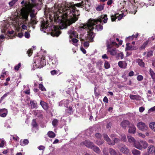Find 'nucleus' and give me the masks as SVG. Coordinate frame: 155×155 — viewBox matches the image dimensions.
<instances>
[{"instance_id": "obj_8", "label": "nucleus", "mask_w": 155, "mask_h": 155, "mask_svg": "<svg viewBox=\"0 0 155 155\" xmlns=\"http://www.w3.org/2000/svg\"><path fill=\"white\" fill-rule=\"evenodd\" d=\"M61 33L58 28L57 26H54L53 28L52 29L51 35L53 36H58Z\"/></svg>"}, {"instance_id": "obj_33", "label": "nucleus", "mask_w": 155, "mask_h": 155, "mask_svg": "<svg viewBox=\"0 0 155 155\" xmlns=\"http://www.w3.org/2000/svg\"><path fill=\"white\" fill-rule=\"evenodd\" d=\"M48 136L50 138H54L55 137V134L52 131H49L47 134Z\"/></svg>"}, {"instance_id": "obj_27", "label": "nucleus", "mask_w": 155, "mask_h": 155, "mask_svg": "<svg viewBox=\"0 0 155 155\" xmlns=\"http://www.w3.org/2000/svg\"><path fill=\"white\" fill-rule=\"evenodd\" d=\"M130 98L133 100H139L140 99V97L139 95L130 94Z\"/></svg>"}, {"instance_id": "obj_45", "label": "nucleus", "mask_w": 155, "mask_h": 155, "mask_svg": "<svg viewBox=\"0 0 155 155\" xmlns=\"http://www.w3.org/2000/svg\"><path fill=\"white\" fill-rule=\"evenodd\" d=\"M6 74V72L3 70L2 72V73L0 77V78L1 79H3L5 75Z\"/></svg>"}, {"instance_id": "obj_23", "label": "nucleus", "mask_w": 155, "mask_h": 155, "mask_svg": "<svg viewBox=\"0 0 155 155\" xmlns=\"http://www.w3.org/2000/svg\"><path fill=\"white\" fill-rule=\"evenodd\" d=\"M118 66L121 68H125L127 64L124 61H120L118 63Z\"/></svg>"}, {"instance_id": "obj_11", "label": "nucleus", "mask_w": 155, "mask_h": 155, "mask_svg": "<svg viewBox=\"0 0 155 155\" xmlns=\"http://www.w3.org/2000/svg\"><path fill=\"white\" fill-rule=\"evenodd\" d=\"M118 148L120 149V151L124 153L127 154L129 152V149L124 145L122 144L121 147H120V146Z\"/></svg>"}, {"instance_id": "obj_29", "label": "nucleus", "mask_w": 155, "mask_h": 155, "mask_svg": "<svg viewBox=\"0 0 155 155\" xmlns=\"http://www.w3.org/2000/svg\"><path fill=\"white\" fill-rule=\"evenodd\" d=\"M127 139L129 142L130 143H134L135 141L134 138L131 136H127Z\"/></svg>"}, {"instance_id": "obj_48", "label": "nucleus", "mask_w": 155, "mask_h": 155, "mask_svg": "<svg viewBox=\"0 0 155 155\" xmlns=\"http://www.w3.org/2000/svg\"><path fill=\"white\" fill-rule=\"evenodd\" d=\"M9 92H8L4 94L1 98L0 99V102L2 101L5 97H6L8 94H9Z\"/></svg>"}, {"instance_id": "obj_57", "label": "nucleus", "mask_w": 155, "mask_h": 155, "mask_svg": "<svg viewBox=\"0 0 155 155\" xmlns=\"http://www.w3.org/2000/svg\"><path fill=\"white\" fill-rule=\"evenodd\" d=\"M153 51H149L147 52V57H150L152 56L153 55Z\"/></svg>"}, {"instance_id": "obj_15", "label": "nucleus", "mask_w": 155, "mask_h": 155, "mask_svg": "<svg viewBox=\"0 0 155 155\" xmlns=\"http://www.w3.org/2000/svg\"><path fill=\"white\" fill-rule=\"evenodd\" d=\"M148 152L150 154H154L155 155V147L152 145H150L147 149Z\"/></svg>"}, {"instance_id": "obj_58", "label": "nucleus", "mask_w": 155, "mask_h": 155, "mask_svg": "<svg viewBox=\"0 0 155 155\" xmlns=\"http://www.w3.org/2000/svg\"><path fill=\"white\" fill-rule=\"evenodd\" d=\"M32 125L34 127H35L37 126V124L35 120L33 119L32 122Z\"/></svg>"}, {"instance_id": "obj_16", "label": "nucleus", "mask_w": 155, "mask_h": 155, "mask_svg": "<svg viewBox=\"0 0 155 155\" xmlns=\"http://www.w3.org/2000/svg\"><path fill=\"white\" fill-rule=\"evenodd\" d=\"M155 38V37L153 36L151 38H150L148 39V40H147L145 42H144L143 44V45L141 46V47L140 48V49H144L145 48H146V46H147L148 43H149V41L150 40H151V39H152L153 40Z\"/></svg>"}, {"instance_id": "obj_42", "label": "nucleus", "mask_w": 155, "mask_h": 155, "mask_svg": "<svg viewBox=\"0 0 155 155\" xmlns=\"http://www.w3.org/2000/svg\"><path fill=\"white\" fill-rule=\"evenodd\" d=\"M110 65L109 63L107 61H106L104 63V68L107 69L110 68Z\"/></svg>"}, {"instance_id": "obj_22", "label": "nucleus", "mask_w": 155, "mask_h": 155, "mask_svg": "<svg viewBox=\"0 0 155 155\" xmlns=\"http://www.w3.org/2000/svg\"><path fill=\"white\" fill-rule=\"evenodd\" d=\"M134 146L136 148L140 150H142V147L140 146V141H135L134 143Z\"/></svg>"}, {"instance_id": "obj_20", "label": "nucleus", "mask_w": 155, "mask_h": 155, "mask_svg": "<svg viewBox=\"0 0 155 155\" xmlns=\"http://www.w3.org/2000/svg\"><path fill=\"white\" fill-rule=\"evenodd\" d=\"M83 144L87 147L91 148L94 145L93 143L90 141H85L83 142Z\"/></svg>"}, {"instance_id": "obj_63", "label": "nucleus", "mask_w": 155, "mask_h": 155, "mask_svg": "<svg viewBox=\"0 0 155 155\" xmlns=\"http://www.w3.org/2000/svg\"><path fill=\"white\" fill-rule=\"evenodd\" d=\"M52 64H54V65L56 66L58 64V61L56 60L55 61L54 60V61H53V60H52Z\"/></svg>"}, {"instance_id": "obj_46", "label": "nucleus", "mask_w": 155, "mask_h": 155, "mask_svg": "<svg viewBox=\"0 0 155 155\" xmlns=\"http://www.w3.org/2000/svg\"><path fill=\"white\" fill-rule=\"evenodd\" d=\"M21 66V64L19 63L18 65H15L14 67V69L15 71H18Z\"/></svg>"}, {"instance_id": "obj_21", "label": "nucleus", "mask_w": 155, "mask_h": 155, "mask_svg": "<svg viewBox=\"0 0 155 155\" xmlns=\"http://www.w3.org/2000/svg\"><path fill=\"white\" fill-rule=\"evenodd\" d=\"M140 146L143 149H146L148 146V144L147 142L143 140H140Z\"/></svg>"}, {"instance_id": "obj_61", "label": "nucleus", "mask_w": 155, "mask_h": 155, "mask_svg": "<svg viewBox=\"0 0 155 155\" xmlns=\"http://www.w3.org/2000/svg\"><path fill=\"white\" fill-rule=\"evenodd\" d=\"M84 45L85 47L86 48H87L89 46V43L88 41H86L84 42Z\"/></svg>"}, {"instance_id": "obj_41", "label": "nucleus", "mask_w": 155, "mask_h": 155, "mask_svg": "<svg viewBox=\"0 0 155 155\" xmlns=\"http://www.w3.org/2000/svg\"><path fill=\"white\" fill-rule=\"evenodd\" d=\"M72 44L75 46H77V42L78 40L76 38H72Z\"/></svg>"}, {"instance_id": "obj_37", "label": "nucleus", "mask_w": 155, "mask_h": 155, "mask_svg": "<svg viewBox=\"0 0 155 155\" xmlns=\"http://www.w3.org/2000/svg\"><path fill=\"white\" fill-rule=\"evenodd\" d=\"M39 89L43 91H45L46 89L42 84V82L39 84Z\"/></svg>"}, {"instance_id": "obj_17", "label": "nucleus", "mask_w": 155, "mask_h": 155, "mask_svg": "<svg viewBox=\"0 0 155 155\" xmlns=\"http://www.w3.org/2000/svg\"><path fill=\"white\" fill-rule=\"evenodd\" d=\"M130 123L129 121L127 120H123L120 123V126L124 129H125L129 125Z\"/></svg>"}, {"instance_id": "obj_5", "label": "nucleus", "mask_w": 155, "mask_h": 155, "mask_svg": "<svg viewBox=\"0 0 155 155\" xmlns=\"http://www.w3.org/2000/svg\"><path fill=\"white\" fill-rule=\"evenodd\" d=\"M35 61L33 65V69L34 70L37 68H42L46 64V62L45 60V58L42 57L41 58H39L37 57L35 58Z\"/></svg>"}, {"instance_id": "obj_52", "label": "nucleus", "mask_w": 155, "mask_h": 155, "mask_svg": "<svg viewBox=\"0 0 155 155\" xmlns=\"http://www.w3.org/2000/svg\"><path fill=\"white\" fill-rule=\"evenodd\" d=\"M30 103L31 104V106L33 108L35 107L36 106V104L34 103V101L32 100H31L30 101Z\"/></svg>"}, {"instance_id": "obj_49", "label": "nucleus", "mask_w": 155, "mask_h": 155, "mask_svg": "<svg viewBox=\"0 0 155 155\" xmlns=\"http://www.w3.org/2000/svg\"><path fill=\"white\" fill-rule=\"evenodd\" d=\"M58 121L57 119H54L52 122V124L53 126H56L58 125Z\"/></svg>"}, {"instance_id": "obj_54", "label": "nucleus", "mask_w": 155, "mask_h": 155, "mask_svg": "<svg viewBox=\"0 0 155 155\" xmlns=\"http://www.w3.org/2000/svg\"><path fill=\"white\" fill-rule=\"evenodd\" d=\"M51 73L52 75H56L58 74V72L55 70H53L51 71Z\"/></svg>"}, {"instance_id": "obj_18", "label": "nucleus", "mask_w": 155, "mask_h": 155, "mask_svg": "<svg viewBox=\"0 0 155 155\" xmlns=\"http://www.w3.org/2000/svg\"><path fill=\"white\" fill-rule=\"evenodd\" d=\"M8 113L7 110L5 108L0 110V116L2 117H5Z\"/></svg>"}, {"instance_id": "obj_10", "label": "nucleus", "mask_w": 155, "mask_h": 155, "mask_svg": "<svg viewBox=\"0 0 155 155\" xmlns=\"http://www.w3.org/2000/svg\"><path fill=\"white\" fill-rule=\"evenodd\" d=\"M123 13H121V14L118 15V14H116L114 15H113L111 16V18L112 21H114L117 18H118V20H120L123 16Z\"/></svg>"}, {"instance_id": "obj_64", "label": "nucleus", "mask_w": 155, "mask_h": 155, "mask_svg": "<svg viewBox=\"0 0 155 155\" xmlns=\"http://www.w3.org/2000/svg\"><path fill=\"white\" fill-rule=\"evenodd\" d=\"M144 108L143 107H140L139 108V110L140 112H143L144 110Z\"/></svg>"}, {"instance_id": "obj_62", "label": "nucleus", "mask_w": 155, "mask_h": 155, "mask_svg": "<svg viewBox=\"0 0 155 155\" xmlns=\"http://www.w3.org/2000/svg\"><path fill=\"white\" fill-rule=\"evenodd\" d=\"M12 137L13 139L15 140L18 141L19 140V137H18L16 136L13 135L12 136Z\"/></svg>"}, {"instance_id": "obj_55", "label": "nucleus", "mask_w": 155, "mask_h": 155, "mask_svg": "<svg viewBox=\"0 0 155 155\" xmlns=\"http://www.w3.org/2000/svg\"><path fill=\"white\" fill-rule=\"evenodd\" d=\"M25 37L27 38H30V34L28 32H25L24 34Z\"/></svg>"}, {"instance_id": "obj_24", "label": "nucleus", "mask_w": 155, "mask_h": 155, "mask_svg": "<svg viewBox=\"0 0 155 155\" xmlns=\"http://www.w3.org/2000/svg\"><path fill=\"white\" fill-rule=\"evenodd\" d=\"M40 104L43 108L45 110H47L48 109V104L44 101H40Z\"/></svg>"}, {"instance_id": "obj_12", "label": "nucleus", "mask_w": 155, "mask_h": 155, "mask_svg": "<svg viewBox=\"0 0 155 155\" xmlns=\"http://www.w3.org/2000/svg\"><path fill=\"white\" fill-rule=\"evenodd\" d=\"M24 3H25V2L24 1H23L21 2V4H22ZM24 5H25V4H24V5H23V7L21 10V18H20L19 19H18V21H20L21 22L22 24H23H23H25V23L26 24L27 23V21L28 20V18L25 21V19L23 17H22L21 13H22V9H23V8L24 7Z\"/></svg>"}, {"instance_id": "obj_30", "label": "nucleus", "mask_w": 155, "mask_h": 155, "mask_svg": "<svg viewBox=\"0 0 155 155\" xmlns=\"http://www.w3.org/2000/svg\"><path fill=\"white\" fill-rule=\"evenodd\" d=\"M132 153L133 155H140V152L136 149H134L132 151Z\"/></svg>"}, {"instance_id": "obj_19", "label": "nucleus", "mask_w": 155, "mask_h": 155, "mask_svg": "<svg viewBox=\"0 0 155 155\" xmlns=\"http://www.w3.org/2000/svg\"><path fill=\"white\" fill-rule=\"evenodd\" d=\"M68 32L70 35L69 37L70 38H71L72 37H75L77 36V34L74 31L73 28H72L71 29L69 30Z\"/></svg>"}, {"instance_id": "obj_31", "label": "nucleus", "mask_w": 155, "mask_h": 155, "mask_svg": "<svg viewBox=\"0 0 155 155\" xmlns=\"http://www.w3.org/2000/svg\"><path fill=\"white\" fill-rule=\"evenodd\" d=\"M111 39L113 40V41L116 42V41H117L119 42V43L120 45H121L122 43V41H120L119 39L118 38H116L114 35L113 36V37L111 38L110 39Z\"/></svg>"}, {"instance_id": "obj_60", "label": "nucleus", "mask_w": 155, "mask_h": 155, "mask_svg": "<svg viewBox=\"0 0 155 155\" xmlns=\"http://www.w3.org/2000/svg\"><path fill=\"white\" fill-rule=\"evenodd\" d=\"M143 76L141 75H138L137 78V80L139 81H142L143 79Z\"/></svg>"}, {"instance_id": "obj_34", "label": "nucleus", "mask_w": 155, "mask_h": 155, "mask_svg": "<svg viewBox=\"0 0 155 155\" xmlns=\"http://www.w3.org/2000/svg\"><path fill=\"white\" fill-rule=\"evenodd\" d=\"M137 62L138 64L141 67H143L144 66V63L143 62L141 59H138L137 60Z\"/></svg>"}, {"instance_id": "obj_25", "label": "nucleus", "mask_w": 155, "mask_h": 155, "mask_svg": "<svg viewBox=\"0 0 155 155\" xmlns=\"http://www.w3.org/2000/svg\"><path fill=\"white\" fill-rule=\"evenodd\" d=\"M150 74L152 79L153 80V81L154 83L155 82V73L154 71L151 69V68H150L149 70Z\"/></svg>"}, {"instance_id": "obj_14", "label": "nucleus", "mask_w": 155, "mask_h": 155, "mask_svg": "<svg viewBox=\"0 0 155 155\" xmlns=\"http://www.w3.org/2000/svg\"><path fill=\"white\" fill-rule=\"evenodd\" d=\"M137 49V48L134 46L130 45L129 43H127L126 47L125 48L126 50H133Z\"/></svg>"}, {"instance_id": "obj_4", "label": "nucleus", "mask_w": 155, "mask_h": 155, "mask_svg": "<svg viewBox=\"0 0 155 155\" xmlns=\"http://www.w3.org/2000/svg\"><path fill=\"white\" fill-rule=\"evenodd\" d=\"M106 44L107 52H109L110 54L114 56L116 55L117 50L114 47L118 46V45L117 43L111 39L107 40Z\"/></svg>"}, {"instance_id": "obj_6", "label": "nucleus", "mask_w": 155, "mask_h": 155, "mask_svg": "<svg viewBox=\"0 0 155 155\" xmlns=\"http://www.w3.org/2000/svg\"><path fill=\"white\" fill-rule=\"evenodd\" d=\"M104 139L107 141V143L109 145H114L115 143H117L119 141V140L117 138H115L113 141H112L108 137V135L104 134L103 135Z\"/></svg>"}, {"instance_id": "obj_7", "label": "nucleus", "mask_w": 155, "mask_h": 155, "mask_svg": "<svg viewBox=\"0 0 155 155\" xmlns=\"http://www.w3.org/2000/svg\"><path fill=\"white\" fill-rule=\"evenodd\" d=\"M138 129L142 131L147 130L148 128V127L143 122H141L137 124Z\"/></svg>"}, {"instance_id": "obj_59", "label": "nucleus", "mask_w": 155, "mask_h": 155, "mask_svg": "<svg viewBox=\"0 0 155 155\" xmlns=\"http://www.w3.org/2000/svg\"><path fill=\"white\" fill-rule=\"evenodd\" d=\"M95 137L98 139H100L101 137V135L99 133H97L95 134Z\"/></svg>"}, {"instance_id": "obj_2", "label": "nucleus", "mask_w": 155, "mask_h": 155, "mask_svg": "<svg viewBox=\"0 0 155 155\" xmlns=\"http://www.w3.org/2000/svg\"><path fill=\"white\" fill-rule=\"evenodd\" d=\"M108 20L107 15H102L97 19H90L87 23L83 24L80 27L81 29L86 30L87 34L85 36V39L90 41H92L94 36L93 30L94 29V26L96 25V28L98 31H101L103 29L102 26L103 23H106Z\"/></svg>"}, {"instance_id": "obj_28", "label": "nucleus", "mask_w": 155, "mask_h": 155, "mask_svg": "<svg viewBox=\"0 0 155 155\" xmlns=\"http://www.w3.org/2000/svg\"><path fill=\"white\" fill-rule=\"evenodd\" d=\"M29 141L27 139H25L23 141L21 140L20 141V145L23 146L27 145Z\"/></svg>"}, {"instance_id": "obj_13", "label": "nucleus", "mask_w": 155, "mask_h": 155, "mask_svg": "<svg viewBox=\"0 0 155 155\" xmlns=\"http://www.w3.org/2000/svg\"><path fill=\"white\" fill-rule=\"evenodd\" d=\"M128 132L129 133L134 134L136 133V128L133 124H130Z\"/></svg>"}, {"instance_id": "obj_1", "label": "nucleus", "mask_w": 155, "mask_h": 155, "mask_svg": "<svg viewBox=\"0 0 155 155\" xmlns=\"http://www.w3.org/2000/svg\"><path fill=\"white\" fill-rule=\"evenodd\" d=\"M83 1L76 4L72 2H64L62 4H55L54 8L49 10L48 13L50 15H51L52 13L55 18L62 17L60 28L63 29L78 20V16L80 15V13L79 10L76 9V7L83 8Z\"/></svg>"}, {"instance_id": "obj_39", "label": "nucleus", "mask_w": 155, "mask_h": 155, "mask_svg": "<svg viewBox=\"0 0 155 155\" xmlns=\"http://www.w3.org/2000/svg\"><path fill=\"white\" fill-rule=\"evenodd\" d=\"M103 5H98L97 7L96 8L97 10L98 11H100L102 10L103 9Z\"/></svg>"}, {"instance_id": "obj_43", "label": "nucleus", "mask_w": 155, "mask_h": 155, "mask_svg": "<svg viewBox=\"0 0 155 155\" xmlns=\"http://www.w3.org/2000/svg\"><path fill=\"white\" fill-rule=\"evenodd\" d=\"M17 0H12L9 3V5L10 6H12L17 2Z\"/></svg>"}, {"instance_id": "obj_9", "label": "nucleus", "mask_w": 155, "mask_h": 155, "mask_svg": "<svg viewBox=\"0 0 155 155\" xmlns=\"http://www.w3.org/2000/svg\"><path fill=\"white\" fill-rule=\"evenodd\" d=\"M50 24H48L47 21H42L41 26V30L43 31L44 32H45L46 30L48 29V27H50Z\"/></svg>"}, {"instance_id": "obj_3", "label": "nucleus", "mask_w": 155, "mask_h": 155, "mask_svg": "<svg viewBox=\"0 0 155 155\" xmlns=\"http://www.w3.org/2000/svg\"><path fill=\"white\" fill-rule=\"evenodd\" d=\"M36 0H29L28 2L26 1L22 11V17L25 19V21L28 18L29 13H31V21L28 23V25L29 26L33 27V25H36L38 22L34 13V10L32 9L33 7L37 5L35 2Z\"/></svg>"}, {"instance_id": "obj_35", "label": "nucleus", "mask_w": 155, "mask_h": 155, "mask_svg": "<svg viewBox=\"0 0 155 155\" xmlns=\"http://www.w3.org/2000/svg\"><path fill=\"white\" fill-rule=\"evenodd\" d=\"M150 127L155 132V122H151L149 124Z\"/></svg>"}, {"instance_id": "obj_40", "label": "nucleus", "mask_w": 155, "mask_h": 155, "mask_svg": "<svg viewBox=\"0 0 155 155\" xmlns=\"http://www.w3.org/2000/svg\"><path fill=\"white\" fill-rule=\"evenodd\" d=\"M117 57L118 59L120 58L121 59H122L124 58V55L122 52H120L118 54Z\"/></svg>"}, {"instance_id": "obj_26", "label": "nucleus", "mask_w": 155, "mask_h": 155, "mask_svg": "<svg viewBox=\"0 0 155 155\" xmlns=\"http://www.w3.org/2000/svg\"><path fill=\"white\" fill-rule=\"evenodd\" d=\"M91 149L97 154H99L101 152V151L99 147L94 145L93 146Z\"/></svg>"}, {"instance_id": "obj_32", "label": "nucleus", "mask_w": 155, "mask_h": 155, "mask_svg": "<svg viewBox=\"0 0 155 155\" xmlns=\"http://www.w3.org/2000/svg\"><path fill=\"white\" fill-rule=\"evenodd\" d=\"M111 39L113 40V41L116 42V41H117L119 42V43L120 45H121L122 43V41H120L119 39L118 38H116L114 35L113 36V37L111 38L110 39Z\"/></svg>"}, {"instance_id": "obj_51", "label": "nucleus", "mask_w": 155, "mask_h": 155, "mask_svg": "<svg viewBox=\"0 0 155 155\" xmlns=\"http://www.w3.org/2000/svg\"><path fill=\"white\" fill-rule=\"evenodd\" d=\"M121 140L122 141H125L127 140L126 136L125 134H122L121 135Z\"/></svg>"}, {"instance_id": "obj_44", "label": "nucleus", "mask_w": 155, "mask_h": 155, "mask_svg": "<svg viewBox=\"0 0 155 155\" xmlns=\"http://www.w3.org/2000/svg\"><path fill=\"white\" fill-rule=\"evenodd\" d=\"M96 143L98 145H99L102 144L103 143V141L100 139L96 141Z\"/></svg>"}, {"instance_id": "obj_56", "label": "nucleus", "mask_w": 155, "mask_h": 155, "mask_svg": "<svg viewBox=\"0 0 155 155\" xmlns=\"http://www.w3.org/2000/svg\"><path fill=\"white\" fill-rule=\"evenodd\" d=\"M155 111V106L153 107L150 108L148 111V113H150L152 112Z\"/></svg>"}, {"instance_id": "obj_38", "label": "nucleus", "mask_w": 155, "mask_h": 155, "mask_svg": "<svg viewBox=\"0 0 155 155\" xmlns=\"http://www.w3.org/2000/svg\"><path fill=\"white\" fill-rule=\"evenodd\" d=\"M109 151L110 154L111 155H115L116 152L112 148H110L109 149Z\"/></svg>"}, {"instance_id": "obj_53", "label": "nucleus", "mask_w": 155, "mask_h": 155, "mask_svg": "<svg viewBox=\"0 0 155 155\" xmlns=\"http://www.w3.org/2000/svg\"><path fill=\"white\" fill-rule=\"evenodd\" d=\"M137 134L139 137H141L142 138H144L146 137V136L144 134H143L141 133L138 132Z\"/></svg>"}, {"instance_id": "obj_47", "label": "nucleus", "mask_w": 155, "mask_h": 155, "mask_svg": "<svg viewBox=\"0 0 155 155\" xmlns=\"http://www.w3.org/2000/svg\"><path fill=\"white\" fill-rule=\"evenodd\" d=\"M5 143L4 140L0 139V147H3L4 146Z\"/></svg>"}, {"instance_id": "obj_36", "label": "nucleus", "mask_w": 155, "mask_h": 155, "mask_svg": "<svg viewBox=\"0 0 155 155\" xmlns=\"http://www.w3.org/2000/svg\"><path fill=\"white\" fill-rule=\"evenodd\" d=\"M138 33H137L135 35H133L131 36H130L127 38V39H133L134 38H136L138 36Z\"/></svg>"}, {"instance_id": "obj_50", "label": "nucleus", "mask_w": 155, "mask_h": 155, "mask_svg": "<svg viewBox=\"0 0 155 155\" xmlns=\"http://www.w3.org/2000/svg\"><path fill=\"white\" fill-rule=\"evenodd\" d=\"M32 48L29 49L27 51V54L29 56H30L32 53Z\"/></svg>"}]
</instances>
